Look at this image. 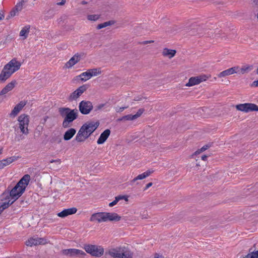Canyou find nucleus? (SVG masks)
Segmentation results:
<instances>
[{
  "label": "nucleus",
  "instance_id": "f03ea898",
  "mask_svg": "<svg viewBox=\"0 0 258 258\" xmlns=\"http://www.w3.org/2000/svg\"><path fill=\"white\" fill-rule=\"evenodd\" d=\"M98 126V122L91 121L85 123L77 133L75 138L76 140L78 142H84L97 129Z\"/></svg>",
  "mask_w": 258,
  "mask_h": 258
},
{
  "label": "nucleus",
  "instance_id": "7c9ffc66",
  "mask_svg": "<svg viewBox=\"0 0 258 258\" xmlns=\"http://www.w3.org/2000/svg\"><path fill=\"white\" fill-rule=\"evenodd\" d=\"M79 76L81 80L84 82H86L91 78L88 70L81 74Z\"/></svg>",
  "mask_w": 258,
  "mask_h": 258
},
{
  "label": "nucleus",
  "instance_id": "6e6552de",
  "mask_svg": "<svg viewBox=\"0 0 258 258\" xmlns=\"http://www.w3.org/2000/svg\"><path fill=\"white\" fill-rule=\"evenodd\" d=\"M237 110L247 113L250 111H258V106L253 103H243L235 106Z\"/></svg>",
  "mask_w": 258,
  "mask_h": 258
},
{
  "label": "nucleus",
  "instance_id": "58836bf2",
  "mask_svg": "<svg viewBox=\"0 0 258 258\" xmlns=\"http://www.w3.org/2000/svg\"><path fill=\"white\" fill-rule=\"evenodd\" d=\"M127 107H119L117 106L115 107V111L117 112H122L124 109L126 108Z\"/></svg>",
  "mask_w": 258,
  "mask_h": 258
},
{
  "label": "nucleus",
  "instance_id": "20e7f679",
  "mask_svg": "<svg viewBox=\"0 0 258 258\" xmlns=\"http://www.w3.org/2000/svg\"><path fill=\"white\" fill-rule=\"evenodd\" d=\"M60 115L64 118L62 122V126L64 128L71 126V123L75 120L78 116L77 109H71L68 107H62L59 109Z\"/></svg>",
  "mask_w": 258,
  "mask_h": 258
},
{
  "label": "nucleus",
  "instance_id": "49530a36",
  "mask_svg": "<svg viewBox=\"0 0 258 258\" xmlns=\"http://www.w3.org/2000/svg\"><path fill=\"white\" fill-rule=\"evenodd\" d=\"M3 149V148L2 147L0 146V154L2 153V151Z\"/></svg>",
  "mask_w": 258,
  "mask_h": 258
},
{
  "label": "nucleus",
  "instance_id": "412c9836",
  "mask_svg": "<svg viewBox=\"0 0 258 258\" xmlns=\"http://www.w3.org/2000/svg\"><path fill=\"white\" fill-rule=\"evenodd\" d=\"M154 172V170L150 169L144 172V173L140 174L138 175L137 177H135L133 180L131 181V183L133 184L135 183L136 181L138 180H143L148 176H149L150 175H151Z\"/></svg>",
  "mask_w": 258,
  "mask_h": 258
},
{
  "label": "nucleus",
  "instance_id": "4468645a",
  "mask_svg": "<svg viewBox=\"0 0 258 258\" xmlns=\"http://www.w3.org/2000/svg\"><path fill=\"white\" fill-rule=\"evenodd\" d=\"M86 89L87 87L85 85L80 86L71 94L69 99L71 101L76 100L86 90Z\"/></svg>",
  "mask_w": 258,
  "mask_h": 258
},
{
  "label": "nucleus",
  "instance_id": "2eb2a0df",
  "mask_svg": "<svg viewBox=\"0 0 258 258\" xmlns=\"http://www.w3.org/2000/svg\"><path fill=\"white\" fill-rule=\"evenodd\" d=\"M26 2V0H20L17 3L13 10L10 12L11 16L14 17L18 15L19 13L23 10Z\"/></svg>",
  "mask_w": 258,
  "mask_h": 258
},
{
  "label": "nucleus",
  "instance_id": "7ed1b4c3",
  "mask_svg": "<svg viewBox=\"0 0 258 258\" xmlns=\"http://www.w3.org/2000/svg\"><path fill=\"white\" fill-rule=\"evenodd\" d=\"M21 66L20 61L16 58L12 59L6 64L0 74V82H4L9 78L12 74L18 71Z\"/></svg>",
  "mask_w": 258,
  "mask_h": 258
},
{
  "label": "nucleus",
  "instance_id": "6ab92c4d",
  "mask_svg": "<svg viewBox=\"0 0 258 258\" xmlns=\"http://www.w3.org/2000/svg\"><path fill=\"white\" fill-rule=\"evenodd\" d=\"M238 73V66L234 67L220 73L218 75L219 78H223Z\"/></svg>",
  "mask_w": 258,
  "mask_h": 258
},
{
  "label": "nucleus",
  "instance_id": "37998d69",
  "mask_svg": "<svg viewBox=\"0 0 258 258\" xmlns=\"http://www.w3.org/2000/svg\"><path fill=\"white\" fill-rule=\"evenodd\" d=\"M154 258H164V257L159 253H156L154 255Z\"/></svg>",
  "mask_w": 258,
  "mask_h": 258
},
{
  "label": "nucleus",
  "instance_id": "79ce46f5",
  "mask_svg": "<svg viewBox=\"0 0 258 258\" xmlns=\"http://www.w3.org/2000/svg\"><path fill=\"white\" fill-rule=\"evenodd\" d=\"M152 185H153L152 182H149L148 184H147L144 188V190H147L148 188H149L150 187H151Z\"/></svg>",
  "mask_w": 258,
  "mask_h": 258
},
{
  "label": "nucleus",
  "instance_id": "72a5a7b5",
  "mask_svg": "<svg viewBox=\"0 0 258 258\" xmlns=\"http://www.w3.org/2000/svg\"><path fill=\"white\" fill-rule=\"evenodd\" d=\"M112 24H113V22L112 21L105 22L103 23L99 24L97 26V28L98 29H101L105 28L107 26H110V25H112Z\"/></svg>",
  "mask_w": 258,
  "mask_h": 258
},
{
  "label": "nucleus",
  "instance_id": "9d476101",
  "mask_svg": "<svg viewBox=\"0 0 258 258\" xmlns=\"http://www.w3.org/2000/svg\"><path fill=\"white\" fill-rule=\"evenodd\" d=\"M62 253L64 255L69 256L83 257L86 255L85 252L83 250L75 248L64 249L62 250Z\"/></svg>",
  "mask_w": 258,
  "mask_h": 258
},
{
  "label": "nucleus",
  "instance_id": "393cba45",
  "mask_svg": "<svg viewBox=\"0 0 258 258\" xmlns=\"http://www.w3.org/2000/svg\"><path fill=\"white\" fill-rule=\"evenodd\" d=\"M176 50L174 49H170L167 48L163 49L162 51V55L168 58H171L173 57L176 54Z\"/></svg>",
  "mask_w": 258,
  "mask_h": 258
},
{
  "label": "nucleus",
  "instance_id": "a211bd4d",
  "mask_svg": "<svg viewBox=\"0 0 258 258\" xmlns=\"http://www.w3.org/2000/svg\"><path fill=\"white\" fill-rule=\"evenodd\" d=\"M26 102L25 101H22L20 102L18 104H17L14 108V109L12 110L9 115L11 117H16L20 111L22 109V108L25 106Z\"/></svg>",
  "mask_w": 258,
  "mask_h": 258
},
{
  "label": "nucleus",
  "instance_id": "1a4fd4ad",
  "mask_svg": "<svg viewBox=\"0 0 258 258\" xmlns=\"http://www.w3.org/2000/svg\"><path fill=\"white\" fill-rule=\"evenodd\" d=\"M79 110L83 114H88L93 109V105L89 101L83 100L79 105Z\"/></svg>",
  "mask_w": 258,
  "mask_h": 258
},
{
  "label": "nucleus",
  "instance_id": "423d86ee",
  "mask_svg": "<svg viewBox=\"0 0 258 258\" xmlns=\"http://www.w3.org/2000/svg\"><path fill=\"white\" fill-rule=\"evenodd\" d=\"M84 249L92 256L100 257L104 253V249L101 246L86 244L84 245Z\"/></svg>",
  "mask_w": 258,
  "mask_h": 258
},
{
  "label": "nucleus",
  "instance_id": "2f4dec72",
  "mask_svg": "<svg viewBox=\"0 0 258 258\" xmlns=\"http://www.w3.org/2000/svg\"><path fill=\"white\" fill-rule=\"evenodd\" d=\"M211 147L210 144H207L204 145L203 147H202L200 149L197 150L195 152V154L192 155V157L195 156H198L200 153L202 152L205 151V150H207L208 148H209Z\"/></svg>",
  "mask_w": 258,
  "mask_h": 258
},
{
  "label": "nucleus",
  "instance_id": "c85d7f7f",
  "mask_svg": "<svg viewBox=\"0 0 258 258\" xmlns=\"http://www.w3.org/2000/svg\"><path fill=\"white\" fill-rule=\"evenodd\" d=\"M121 200H124L125 201H128V198L125 196H119L116 197L115 200L109 204V206L112 207L115 205Z\"/></svg>",
  "mask_w": 258,
  "mask_h": 258
},
{
  "label": "nucleus",
  "instance_id": "c9c22d12",
  "mask_svg": "<svg viewBox=\"0 0 258 258\" xmlns=\"http://www.w3.org/2000/svg\"><path fill=\"white\" fill-rule=\"evenodd\" d=\"M98 15H90L87 17L88 20L92 21H97L99 18Z\"/></svg>",
  "mask_w": 258,
  "mask_h": 258
},
{
  "label": "nucleus",
  "instance_id": "f8f14e48",
  "mask_svg": "<svg viewBox=\"0 0 258 258\" xmlns=\"http://www.w3.org/2000/svg\"><path fill=\"white\" fill-rule=\"evenodd\" d=\"M47 243V240L44 238L32 237L26 241V244L29 246L45 244Z\"/></svg>",
  "mask_w": 258,
  "mask_h": 258
},
{
  "label": "nucleus",
  "instance_id": "a19ab883",
  "mask_svg": "<svg viewBox=\"0 0 258 258\" xmlns=\"http://www.w3.org/2000/svg\"><path fill=\"white\" fill-rule=\"evenodd\" d=\"M251 86L254 87H258V80L256 81H253L252 82V83L251 84Z\"/></svg>",
  "mask_w": 258,
  "mask_h": 258
},
{
  "label": "nucleus",
  "instance_id": "5701e85b",
  "mask_svg": "<svg viewBox=\"0 0 258 258\" xmlns=\"http://www.w3.org/2000/svg\"><path fill=\"white\" fill-rule=\"evenodd\" d=\"M110 134V131L109 129L105 130L103 133H102L98 139L97 143L98 144H103L107 139L108 138Z\"/></svg>",
  "mask_w": 258,
  "mask_h": 258
},
{
  "label": "nucleus",
  "instance_id": "473e14b6",
  "mask_svg": "<svg viewBox=\"0 0 258 258\" xmlns=\"http://www.w3.org/2000/svg\"><path fill=\"white\" fill-rule=\"evenodd\" d=\"M243 258H258V250L250 251Z\"/></svg>",
  "mask_w": 258,
  "mask_h": 258
},
{
  "label": "nucleus",
  "instance_id": "a18cd8bd",
  "mask_svg": "<svg viewBox=\"0 0 258 258\" xmlns=\"http://www.w3.org/2000/svg\"><path fill=\"white\" fill-rule=\"evenodd\" d=\"M4 15L3 13L0 12V20H2L4 18Z\"/></svg>",
  "mask_w": 258,
  "mask_h": 258
},
{
  "label": "nucleus",
  "instance_id": "bb28decb",
  "mask_svg": "<svg viewBox=\"0 0 258 258\" xmlns=\"http://www.w3.org/2000/svg\"><path fill=\"white\" fill-rule=\"evenodd\" d=\"M30 26L29 25L25 26L23 27L20 32V36L22 37L23 39H25L30 32Z\"/></svg>",
  "mask_w": 258,
  "mask_h": 258
},
{
  "label": "nucleus",
  "instance_id": "9b49d317",
  "mask_svg": "<svg viewBox=\"0 0 258 258\" xmlns=\"http://www.w3.org/2000/svg\"><path fill=\"white\" fill-rule=\"evenodd\" d=\"M209 77L206 75H202L198 76L191 77L189 79L188 82L187 83V86H192L198 85L200 83L206 81Z\"/></svg>",
  "mask_w": 258,
  "mask_h": 258
},
{
  "label": "nucleus",
  "instance_id": "39448f33",
  "mask_svg": "<svg viewBox=\"0 0 258 258\" xmlns=\"http://www.w3.org/2000/svg\"><path fill=\"white\" fill-rule=\"evenodd\" d=\"M109 254L113 258H132V253L127 247L120 246L110 249Z\"/></svg>",
  "mask_w": 258,
  "mask_h": 258
},
{
  "label": "nucleus",
  "instance_id": "aec40b11",
  "mask_svg": "<svg viewBox=\"0 0 258 258\" xmlns=\"http://www.w3.org/2000/svg\"><path fill=\"white\" fill-rule=\"evenodd\" d=\"M80 60V55L76 54L72 57L70 60L65 64L64 67L67 69H70Z\"/></svg>",
  "mask_w": 258,
  "mask_h": 258
},
{
  "label": "nucleus",
  "instance_id": "0eeeda50",
  "mask_svg": "<svg viewBox=\"0 0 258 258\" xmlns=\"http://www.w3.org/2000/svg\"><path fill=\"white\" fill-rule=\"evenodd\" d=\"M19 128L21 132L24 135L29 133L28 126L29 122V117L25 114H21L18 117Z\"/></svg>",
  "mask_w": 258,
  "mask_h": 258
},
{
  "label": "nucleus",
  "instance_id": "cd10ccee",
  "mask_svg": "<svg viewBox=\"0 0 258 258\" xmlns=\"http://www.w3.org/2000/svg\"><path fill=\"white\" fill-rule=\"evenodd\" d=\"M252 69V67L250 65H245L242 66L241 68L238 67V74H244L249 72Z\"/></svg>",
  "mask_w": 258,
  "mask_h": 258
},
{
  "label": "nucleus",
  "instance_id": "c03bdc74",
  "mask_svg": "<svg viewBox=\"0 0 258 258\" xmlns=\"http://www.w3.org/2000/svg\"><path fill=\"white\" fill-rule=\"evenodd\" d=\"M66 0H62L61 2L57 3V5H63L66 3Z\"/></svg>",
  "mask_w": 258,
  "mask_h": 258
},
{
  "label": "nucleus",
  "instance_id": "09e8293b",
  "mask_svg": "<svg viewBox=\"0 0 258 258\" xmlns=\"http://www.w3.org/2000/svg\"><path fill=\"white\" fill-rule=\"evenodd\" d=\"M83 4H86V2H83Z\"/></svg>",
  "mask_w": 258,
  "mask_h": 258
},
{
  "label": "nucleus",
  "instance_id": "b1692460",
  "mask_svg": "<svg viewBox=\"0 0 258 258\" xmlns=\"http://www.w3.org/2000/svg\"><path fill=\"white\" fill-rule=\"evenodd\" d=\"M16 84V81H13L8 84L1 91L0 95H4L13 90Z\"/></svg>",
  "mask_w": 258,
  "mask_h": 258
},
{
  "label": "nucleus",
  "instance_id": "de8ad7c7",
  "mask_svg": "<svg viewBox=\"0 0 258 258\" xmlns=\"http://www.w3.org/2000/svg\"><path fill=\"white\" fill-rule=\"evenodd\" d=\"M199 165L198 164H196V167H197V166L198 167Z\"/></svg>",
  "mask_w": 258,
  "mask_h": 258
},
{
  "label": "nucleus",
  "instance_id": "f704fd0d",
  "mask_svg": "<svg viewBox=\"0 0 258 258\" xmlns=\"http://www.w3.org/2000/svg\"><path fill=\"white\" fill-rule=\"evenodd\" d=\"M8 207L9 204H6V203H4L3 200H2V202H0V214L5 209Z\"/></svg>",
  "mask_w": 258,
  "mask_h": 258
},
{
  "label": "nucleus",
  "instance_id": "4c0bfd02",
  "mask_svg": "<svg viewBox=\"0 0 258 258\" xmlns=\"http://www.w3.org/2000/svg\"><path fill=\"white\" fill-rule=\"evenodd\" d=\"M21 158V157L19 156V155H15L11 158H9L8 161H15L16 160H18ZM2 161H8V159H4Z\"/></svg>",
  "mask_w": 258,
  "mask_h": 258
},
{
  "label": "nucleus",
  "instance_id": "f3484780",
  "mask_svg": "<svg viewBox=\"0 0 258 258\" xmlns=\"http://www.w3.org/2000/svg\"><path fill=\"white\" fill-rule=\"evenodd\" d=\"M105 222H118L121 220V217L117 213L112 212H105Z\"/></svg>",
  "mask_w": 258,
  "mask_h": 258
},
{
  "label": "nucleus",
  "instance_id": "e433bc0d",
  "mask_svg": "<svg viewBox=\"0 0 258 258\" xmlns=\"http://www.w3.org/2000/svg\"><path fill=\"white\" fill-rule=\"evenodd\" d=\"M197 156H195V157H192V155L191 156V159H195L196 160V161H198L199 160H203V161H205V160H207L208 159V156L206 155H202L200 157L201 158L200 159V157H198L197 158Z\"/></svg>",
  "mask_w": 258,
  "mask_h": 258
},
{
  "label": "nucleus",
  "instance_id": "ddd939ff",
  "mask_svg": "<svg viewBox=\"0 0 258 258\" xmlns=\"http://www.w3.org/2000/svg\"><path fill=\"white\" fill-rule=\"evenodd\" d=\"M144 111V109L143 108L140 109L138 110L137 112L134 114H128L126 115H124L122 117L118 119L119 121H130V120H134L137 119L138 118L140 117L141 115Z\"/></svg>",
  "mask_w": 258,
  "mask_h": 258
},
{
  "label": "nucleus",
  "instance_id": "f257e3e1",
  "mask_svg": "<svg viewBox=\"0 0 258 258\" xmlns=\"http://www.w3.org/2000/svg\"><path fill=\"white\" fill-rule=\"evenodd\" d=\"M30 180V175H25L11 190L10 195L5 196L6 198L3 200V202L9 204V207L12 205L24 192Z\"/></svg>",
  "mask_w": 258,
  "mask_h": 258
},
{
  "label": "nucleus",
  "instance_id": "a878e982",
  "mask_svg": "<svg viewBox=\"0 0 258 258\" xmlns=\"http://www.w3.org/2000/svg\"><path fill=\"white\" fill-rule=\"evenodd\" d=\"M76 131L73 128H70L67 131L63 136V139L66 141H68L71 139L75 135Z\"/></svg>",
  "mask_w": 258,
  "mask_h": 258
},
{
  "label": "nucleus",
  "instance_id": "4be33fe9",
  "mask_svg": "<svg viewBox=\"0 0 258 258\" xmlns=\"http://www.w3.org/2000/svg\"><path fill=\"white\" fill-rule=\"evenodd\" d=\"M77 211V208L73 207L63 210L62 211L58 213L57 215L59 217L64 218L69 215L75 214Z\"/></svg>",
  "mask_w": 258,
  "mask_h": 258
},
{
  "label": "nucleus",
  "instance_id": "dca6fc26",
  "mask_svg": "<svg viewBox=\"0 0 258 258\" xmlns=\"http://www.w3.org/2000/svg\"><path fill=\"white\" fill-rule=\"evenodd\" d=\"M90 221L98 223L105 222V212H98L92 214Z\"/></svg>",
  "mask_w": 258,
  "mask_h": 258
},
{
  "label": "nucleus",
  "instance_id": "ea45409f",
  "mask_svg": "<svg viewBox=\"0 0 258 258\" xmlns=\"http://www.w3.org/2000/svg\"><path fill=\"white\" fill-rule=\"evenodd\" d=\"M10 162H5L3 163V162H0V169L3 168L5 166H8L10 164Z\"/></svg>",
  "mask_w": 258,
  "mask_h": 258
},
{
  "label": "nucleus",
  "instance_id": "c756f323",
  "mask_svg": "<svg viewBox=\"0 0 258 258\" xmlns=\"http://www.w3.org/2000/svg\"><path fill=\"white\" fill-rule=\"evenodd\" d=\"M91 77H95L101 73V71L100 68H94L93 69L88 70Z\"/></svg>",
  "mask_w": 258,
  "mask_h": 258
}]
</instances>
